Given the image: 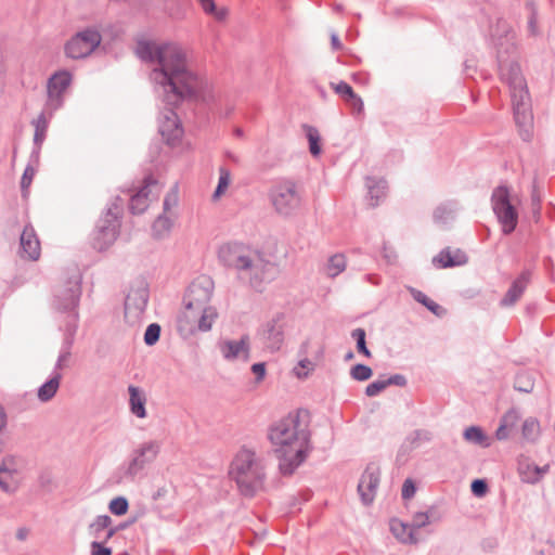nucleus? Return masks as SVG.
<instances>
[{
  "label": "nucleus",
  "instance_id": "obj_1",
  "mask_svg": "<svg viewBox=\"0 0 555 555\" xmlns=\"http://www.w3.org/2000/svg\"><path fill=\"white\" fill-rule=\"evenodd\" d=\"M135 54L143 62L157 64L151 72V80L167 106L159 120V133L168 145L175 146L183 129L173 108L196 94L198 77L189 69L185 53L178 44L140 40Z\"/></svg>",
  "mask_w": 555,
  "mask_h": 555
},
{
  "label": "nucleus",
  "instance_id": "obj_2",
  "mask_svg": "<svg viewBox=\"0 0 555 555\" xmlns=\"http://www.w3.org/2000/svg\"><path fill=\"white\" fill-rule=\"evenodd\" d=\"M268 437L278 454L279 468L284 476L292 475L311 450L310 433L308 426L301 423L299 413H289L272 424Z\"/></svg>",
  "mask_w": 555,
  "mask_h": 555
},
{
  "label": "nucleus",
  "instance_id": "obj_3",
  "mask_svg": "<svg viewBox=\"0 0 555 555\" xmlns=\"http://www.w3.org/2000/svg\"><path fill=\"white\" fill-rule=\"evenodd\" d=\"M218 259L227 268L236 270L241 278H248L250 286L261 291L264 282L273 279L275 267L263 260L261 254L249 245L228 242L218 249Z\"/></svg>",
  "mask_w": 555,
  "mask_h": 555
},
{
  "label": "nucleus",
  "instance_id": "obj_4",
  "mask_svg": "<svg viewBox=\"0 0 555 555\" xmlns=\"http://www.w3.org/2000/svg\"><path fill=\"white\" fill-rule=\"evenodd\" d=\"M498 62L501 79L509 88L514 118L519 128V134L524 141H530L533 116L526 79L521 74L519 64L514 61H506L501 52L498 54Z\"/></svg>",
  "mask_w": 555,
  "mask_h": 555
},
{
  "label": "nucleus",
  "instance_id": "obj_5",
  "mask_svg": "<svg viewBox=\"0 0 555 555\" xmlns=\"http://www.w3.org/2000/svg\"><path fill=\"white\" fill-rule=\"evenodd\" d=\"M229 476L243 496L253 498L264 485L263 462L255 451L242 448L230 465Z\"/></svg>",
  "mask_w": 555,
  "mask_h": 555
},
{
  "label": "nucleus",
  "instance_id": "obj_6",
  "mask_svg": "<svg viewBox=\"0 0 555 555\" xmlns=\"http://www.w3.org/2000/svg\"><path fill=\"white\" fill-rule=\"evenodd\" d=\"M124 201L117 196L99 219L92 233V246L99 251L106 250L119 235Z\"/></svg>",
  "mask_w": 555,
  "mask_h": 555
},
{
  "label": "nucleus",
  "instance_id": "obj_7",
  "mask_svg": "<svg viewBox=\"0 0 555 555\" xmlns=\"http://www.w3.org/2000/svg\"><path fill=\"white\" fill-rule=\"evenodd\" d=\"M81 296V274L78 269H74L63 284L54 289L52 306L62 314L65 320H70L73 314L79 319L78 306Z\"/></svg>",
  "mask_w": 555,
  "mask_h": 555
},
{
  "label": "nucleus",
  "instance_id": "obj_8",
  "mask_svg": "<svg viewBox=\"0 0 555 555\" xmlns=\"http://www.w3.org/2000/svg\"><path fill=\"white\" fill-rule=\"evenodd\" d=\"M160 449L162 442L158 440H150L141 443L133 450L130 460L118 468V481H133L146 465L156 460Z\"/></svg>",
  "mask_w": 555,
  "mask_h": 555
},
{
  "label": "nucleus",
  "instance_id": "obj_9",
  "mask_svg": "<svg viewBox=\"0 0 555 555\" xmlns=\"http://www.w3.org/2000/svg\"><path fill=\"white\" fill-rule=\"evenodd\" d=\"M269 197L275 211L285 217L293 215L301 204L298 185L291 179L278 181L270 189Z\"/></svg>",
  "mask_w": 555,
  "mask_h": 555
},
{
  "label": "nucleus",
  "instance_id": "obj_10",
  "mask_svg": "<svg viewBox=\"0 0 555 555\" xmlns=\"http://www.w3.org/2000/svg\"><path fill=\"white\" fill-rule=\"evenodd\" d=\"M509 197V190L505 185L495 188L491 195L492 209L504 234L514 232L518 223V211L512 205Z\"/></svg>",
  "mask_w": 555,
  "mask_h": 555
},
{
  "label": "nucleus",
  "instance_id": "obj_11",
  "mask_svg": "<svg viewBox=\"0 0 555 555\" xmlns=\"http://www.w3.org/2000/svg\"><path fill=\"white\" fill-rule=\"evenodd\" d=\"M286 326V317L282 312L263 322L257 331L262 347L270 352L279 351L285 339Z\"/></svg>",
  "mask_w": 555,
  "mask_h": 555
},
{
  "label": "nucleus",
  "instance_id": "obj_12",
  "mask_svg": "<svg viewBox=\"0 0 555 555\" xmlns=\"http://www.w3.org/2000/svg\"><path fill=\"white\" fill-rule=\"evenodd\" d=\"M102 36L95 28H86L75 34L64 46L65 55L73 60L89 56L101 43Z\"/></svg>",
  "mask_w": 555,
  "mask_h": 555
},
{
  "label": "nucleus",
  "instance_id": "obj_13",
  "mask_svg": "<svg viewBox=\"0 0 555 555\" xmlns=\"http://www.w3.org/2000/svg\"><path fill=\"white\" fill-rule=\"evenodd\" d=\"M215 288L214 280L206 274H202L194 279L188 287L184 296V306L186 310L204 308L209 306Z\"/></svg>",
  "mask_w": 555,
  "mask_h": 555
},
{
  "label": "nucleus",
  "instance_id": "obj_14",
  "mask_svg": "<svg viewBox=\"0 0 555 555\" xmlns=\"http://www.w3.org/2000/svg\"><path fill=\"white\" fill-rule=\"evenodd\" d=\"M72 82V74L67 70H60L53 74L47 85L48 99L46 102V111L53 115L64 102V93Z\"/></svg>",
  "mask_w": 555,
  "mask_h": 555
},
{
  "label": "nucleus",
  "instance_id": "obj_15",
  "mask_svg": "<svg viewBox=\"0 0 555 555\" xmlns=\"http://www.w3.org/2000/svg\"><path fill=\"white\" fill-rule=\"evenodd\" d=\"M380 480V469L378 465L370 463L363 472L359 483L358 492L364 505L373 503Z\"/></svg>",
  "mask_w": 555,
  "mask_h": 555
},
{
  "label": "nucleus",
  "instance_id": "obj_16",
  "mask_svg": "<svg viewBox=\"0 0 555 555\" xmlns=\"http://www.w3.org/2000/svg\"><path fill=\"white\" fill-rule=\"evenodd\" d=\"M533 278V270L525 268L513 280L505 295L501 298L499 305L502 308L514 307L525 294L527 287L531 284Z\"/></svg>",
  "mask_w": 555,
  "mask_h": 555
},
{
  "label": "nucleus",
  "instance_id": "obj_17",
  "mask_svg": "<svg viewBox=\"0 0 555 555\" xmlns=\"http://www.w3.org/2000/svg\"><path fill=\"white\" fill-rule=\"evenodd\" d=\"M490 35L498 49V54H509L515 50V33L508 22L504 18H498L490 28Z\"/></svg>",
  "mask_w": 555,
  "mask_h": 555
},
{
  "label": "nucleus",
  "instance_id": "obj_18",
  "mask_svg": "<svg viewBox=\"0 0 555 555\" xmlns=\"http://www.w3.org/2000/svg\"><path fill=\"white\" fill-rule=\"evenodd\" d=\"M153 191L159 192V185L157 180L153 176H147L143 185L139 191L130 196L129 210L133 215H140L146 210L150 204V196L153 195ZM158 194H154L157 196Z\"/></svg>",
  "mask_w": 555,
  "mask_h": 555
},
{
  "label": "nucleus",
  "instance_id": "obj_19",
  "mask_svg": "<svg viewBox=\"0 0 555 555\" xmlns=\"http://www.w3.org/2000/svg\"><path fill=\"white\" fill-rule=\"evenodd\" d=\"M41 247L39 238L33 225H25L20 237V255L22 258L29 260H38L40 257Z\"/></svg>",
  "mask_w": 555,
  "mask_h": 555
},
{
  "label": "nucleus",
  "instance_id": "obj_20",
  "mask_svg": "<svg viewBox=\"0 0 555 555\" xmlns=\"http://www.w3.org/2000/svg\"><path fill=\"white\" fill-rule=\"evenodd\" d=\"M218 348L225 360L232 361L240 357L244 361L249 359V338L246 335L240 340H222L218 344Z\"/></svg>",
  "mask_w": 555,
  "mask_h": 555
},
{
  "label": "nucleus",
  "instance_id": "obj_21",
  "mask_svg": "<svg viewBox=\"0 0 555 555\" xmlns=\"http://www.w3.org/2000/svg\"><path fill=\"white\" fill-rule=\"evenodd\" d=\"M52 115L49 114V111H46V107L43 111L38 115L36 119L31 121V125L35 128L34 133V150L31 152V162L38 164L41 146L46 140L48 127L50 122V118Z\"/></svg>",
  "mask_w": 555,
  "mask_h": 555
},
{
  "label": "nucleus",
  "instance_id": "obj_22",
  "mask_svg": "<svg viewBox=\"0 0 555 555\" xmlns=\"http://www.w3.org/2000/svg\"><path fill=\"white\" fill-rule=\"evenodd\" d=\"M467 262L468 257L463 250L455 249L452 251L449 247L442 249L433 258V263L438 268H453L466 264Z\"/></svg>",
  "mask_w": 555,
  "mask_h": 555
},
{
  "label": "nucleus",
  "instance_id": "obj_23",
  "mask_svg": "<svg viewBox=\"0 0 555 555\" xmlns=\"http://www.w3.org/2000/svg\"><path fill=\"white\" fill-rule=\"evenodd\" d=\"M520 413L517 409L512 408L506 411L501 420L498 429L495 430V439L499 441H505L511 437L512 431L516 428Z\"/></svg>",
  "mask_w": 555,
  "mask_h": 555
},
{
  "label": "nucleus",
  "instance_id": "obj_24",
  "mask_svg": "<svg viewBox=\"0 0 555 555\" xmlns=\"http://www.w3.org/2000/svg\"><path fill=\"white\" fill-rule=\"evenodd\" d=\"M149 302V291L144 287L132 289L126 297L125 310L132 309L139 314L144 312Z\"/></svg>",
  "mask_w": 555,
  "mask_h": 555
},
{
  "label": "nucleus",
  "instance_id": "obj_25",
  "mask_svg": "<svg viewBox=\"0 0 555 555\" xmlns=\"http://www.w3.org/2000/svg\"><path fill=\"white\" fill-rule=\"evenodd\" d=\"M517 472L520 480L526 483L534 485L539 482V470L530 459L521 456L517 461Z\"/></svg>",
  "mask_w": 555,
  "mask_h": 555
},
{
  "label": "nucleus",
  "instance_id": "obj_26",
  "mask_svg": "<svg viewBox=\"0 0 555 555\" xmlns=\"http://www.w3.org/2000/svg\"><path fill=\"white\" fill-rule=\"evenodd\" d=\"M129 392V404H130V411L132 414H134L139 418L146 417V397L145 393L137 386L130 385L128 387Z\"/></svg>",
  "mask_w": 555,
  "mask_h": 555
},
{
  "label": "nucleus",
  "instance_id": "obj_27",
  "mask_svg": "<svg viewBox=\"0 0 555 555\" xmlns=\"http://www.w3.org/2000/svg\"><path fill=\"white\" fill-rule=\"evenodd\" d=\"M175 216L166 212L160 214L152 224L153 236L157 240L165 238L169 235L173 227Z\"/></svg>",
  "mask_w": 555,
  "mask_h": 555
},
{
  "label": "nucleus",
  "instance_id": "obj_28",
  "mask_svg": "<svg viewBox=\"0 0 555 555\" xmlns=\"http://www.w3.org/2000/svg\"><path fill=\"white\" fill-rule=\"evenodd\" d=\"M62 379V373L52 372V376L38 389V399L41 402L50 401L56 393Z\"/></svg>",
  "mask_w": 555,
  "mask_h": 555
},
{
  "label": "nucleus",
  "instance_id": "obj_29",
  "mask_svg": "<svg viewBox=\"0 0 555 555\" xmlns=\"http://www.w3.org/2000/svg\"><path fill=\"white\" fill-rule=\"evenodd\" d=\"M464 439L481 448H489L492 443L491 438L479 426H469L463 433Z\"/></svg>",
  "mask_w": 555,
  "mask_h": 555
},
{
  "label": "nucleus",
  "instance_id": "obj_30",
  "mask_svg": "<svg viewBox=\"0 0 555 555\" xmlns=\"http://www.w3.org/2000/svg\"><path fill=\"white\" fill-rule=\"evenodd\" d=\"M367 189H369V195L371 201H374L371 205L377 206L379 199L385 197L386 190H387V182L384 179L374 180L371 178H367Z\"/></svg>",
  "mask_w": 555,
  "mask_h": 555
},
{
  "label": "nucleus",
  "instance_id": "obj_31",
  "mask_svg": "<svg viewBox=\"0 0 555 555\" xmlns=\"http://www.w3.org/2000/svg\"><path fill=\"white\" fill-rule=\"evenodd\" d=\"M73 315L70 320H65L64 338L61 346V350L63 351H70L78 328L77 317L75 314Z\"/></svg>",
  "mask_w": 555,
  "mask_h": 555
},
{
  "label": "nucleus",
  "instance_id": "obj_32",
  "mask_svg": "<svg viewBox=\"0 0 555 555\" xmlns=\"http://www.w3.org/2000/svg\"><path fill=\"white\" fill-rule=\"evenodd\" d=\"M195 310L201 312L198 330L202 332H208L218 317L216 309L211 306H206L204 308H196Z\"/></svg>",
  "mask_w": 555,
  "mask_h": 555
},
{
  "label": "nucleus",
  "instance_id": "obj_33",
  "mask_svg": "<svg viewBox=\"0 0 555 555\" xmlns=\"http://www.w3.org/2000/svg\"><path fill=\"white\" fill-rule=\"evenodd\" d=\"M522 438L528 442H534L540 436V423L535 417H528L522 423Z\"/></svg>",
  "mask_w": 555,
  "mask_h": 555
},
{
  "label": "nucleus",
  "instance_id": "obj_34",
  "mask_svg": "<svg viewBox=\"0 0 555 555\" xmlns=\"http://www.w3.org/2000/svg\"><path fill=\"white\" fill-rule=\"evenodd\" d=\"M408 289L415 301L422 304L434 314H436V315L441 314L442 308L437 302H435L434 300L428 298L423 292H421L414 287H409Z\"/></svg>",
  "mask_w": 555,
  "mask_h": 555
},
{
  "label": "nucleus",
  "instance_id": "obj_35",
  "mask_svg": "<svg viewBox=\"0 0 555 555\" xmlns=\"http://www.w3.org/2000/svg\"><path fill=\"white\" fill-rule=\"evenodd\" d=\"M456 210L455 202H448L439 205L434 211V220L437 223H446L451 220Z\"/></svg>",
  "mask_w": 555,
  "mask_h": 555
},
{
  "label": "nucleus",
  "instance_id": "obj_36",
  "mask_svg": "<svg viewBox=\"0 0 555 555\" xmlns=\"http://www.w3.org/2000/svg\"><path fill=\"white\" fill-rule=\"evenodd\" d=\"M198 2L206 14L214 16L218 22L225 21L228 16L227 8H217L215 0H198Z\"/></svg>",
  "mask_w": 555,
  "mask_h": 555
},
{
  "label": "nucleus",
  "instance_id": "obj_37",
  "mask_svg": "<svg viewBox=\"0 0 555 555\" xmlns=\"http://www.w3.org/2000/svg\"><path fill=\"white\" fill-rule=\"evenodd\" d=\"M304 129L306 131L307 139L309 141V151L313 156H319L321 154V145H320V133L318 129L313 126L304 125Z\"/></svg>",
  "mask_w": 555,
  "mask_h": 555
},
{
  "label": "nucleus",
  "instance_id": "obj_38",
  "mask_svg": "<svg viewBox=\"0 0 555 555\" xmlns=\"http://www.w3.org/2000/svg\"><path fill=\"white\" fill-rule=\"evenodd\" d=\"M346 268V260L343 254H335L328 258L326 272L328 276L335 278Z\"/></svg>",
  "mask_w": 555,
  "mask_h": 555
},
{
  "label": "nucleus",
  "instance_id": "obj_39",
  "mask_svg": "<svg viewBox=\"0 0 555 555\" xmlns=\"http://www.w3.org/2000/svg\"><path fill=\"white\" fill-rule=\"evenodd\" d=\"M231 180V172L227 167L219 168V181L218 185L212 194L215 199L219 198L228 189Z\"/></svg>",
  "mask_w": 555,
  "mask_h": 555
},
{
  "label": "nucleus",
  "instance_id": "obj_40",
  "mask_svg": "<svg viewBox=\"0 0 555 555\" xmlns=\"http://www.w3.org/2000/svg\"><path fill=\"white\" fill-rule=\"evenodd\" d=\"M365 336H366L365 331L361 327L354 328L351 332V337L357 343V351L366 358H371L372 353L369 350V348L366 347Z\"/></svg>",
  "mask_w": 555,
  "mask_h": 555
},
{
  "label": "nucleus",
  "instance_id": "obj_41",
  "mask_svg": "<svg viewBox=\"0 0 555 555\" xmlns=\"http://www.w3.org/2000/svg\"><path fill=\"white\" fill-rule=\"evenodd\" d=\"M406 529H408V527L402 522H398V521L391 522V531L397 538H399L403 542L416 543L417 539L414 538V534H413V531L411 528L409 529L406 537L403 535V533L405 532Z\"/></svg>",
  "mask_w": 555,
  "mask_h": 555
},
{
  "label": "nucleus",
  "instance_id": "obj_42",
  "mask_svg": "<svg viewBox=\"0 0 555 555\" xmlns=\"http://www.w3.org/2000/svg\"><path fill=\"white\" fill-rule=\"evenodd\" d=\"M17 480L16 475L5 474L3 470H0V488L7 493H13L17 490Z\"/></svg>",
  "mask_w": 555,
  "mask_h": 555
},
{
  "label": "nucleus",
  "instance_id": "obj_43",
  "mask_svg": "<svg viewBox=\"0 0 555 555\" xmlns=\"http://www.w3.org/2000/svg\"><path fill=\"white\" fill-rule=\"evenodd\" d=\"M129 502L125 496L114 498L109 504L108 509L112 514L116 516H122L128 512Z\"/></svg>",
  "mask_w": 555,
  "mask_h": 555
},
{
  "label": "nucleus",
  "instance_id": "obj_44",
  "mask_svg": "<svg viewBox=\"0 0 555 555\" xmlns=\"http://www.w3.org/2000/svg\"><path fill=\"white\" fill-rule=\"evenodd\" d=\"M314 367L315 365L312 361H310L307 358H302L298 362L297 366L294 367L293 371L296 377H298L299 379H304L309 376V374L314 370Z\"/></svg>",
  "mask_w": 555,
  "mask_h": 555
},
{
  "label": "nucleus",
  "instance_id": "obj_45",
  "mask_svg": "<svg viewBox=\"0 0 555 555\" xmlns=\"http://www.w3.org/2000/svg\"><path fill=\"white\" fill-rule=\"evenodd\" d=\"M372 374H373L372 369L365 364H360V363L356 364L350 370V376L354 380H359V382L367 380L369 378H371Z\"/></svg>",
  "mask_w": 555,
  "mask_h": 555
},
{
  "label": "nucleus",
  "instance_id": "obj_46",
  "mask_svg": "<svg viewBox=\"0 0 555 555\" xmlns=\"http://www.w3.org/2000/svg\"><path fill=\"white\" fill-rule=\"evenodd\" d=\"M160 336V326L157 323L150 324L144 333V343L147 346L155 345Z\"/></svg>",
  "mask_w": 555,
  "mask_h": 555
},
{
  "label": "nucleus",
  "instance_id": "obj_47",
  "mask_svg": "<svg viewBox=\"0 0 555 555\" xmlns=\"http://www.w3.org/2000/svg\"><path fill=\"white\" fill-rule=\"evenodd\" d=\"M515 389L520 392H530L533 389V382L528 374H518L515 379Z\"/></svg>",
  "mask_w": 555,
  "mask_h": 555
},
{
  "label": "nucleus",
  "instance_id": "obj_48",
  "mask_svg": "<svg viewBox=\"0 0 555 555\" xmlns=\"http://www.w3.org/2000/svg\"><path fill=\"white\" fill-rule=\"evenodd\" d=\"M112 524V518L108 515H100L95 518V520L90 525V529L93 530V533L99 538V533L108 528Z\"/></svg>",
  "mask_w": 555,
  "mask_h": 555
},
{
  "label": "nucleus",
  "instance_id": "obj_49",
  "mask_svg": "<svg viewBox=\"0 0 555 555\" xmlns=\"http://www.w3.org/2000/svg\"><path fill=\"white\" fill-rule=\"evenodd\" d=\"M331 86L337 94H339L340 96H343L345 99V101L347 100V98H354V91L351 88V86L348 85L347 82H345V81H340L338 83L332 82Z\"/></svg>",
  "mask_w": 555,
  "mask_h": 555
},
{
  "label": "nucleus",
  "instance_id": "obj_50",
  "mask_svg": "<svg viewBox=\"0 0 555 555\" xmlns=\"http://www.w3.org/2000/svg\"><path fill=\"white\" fill-rule=\"evenodd\" d=\"M470 490L475 496L482 498L489 491V487L485 479H475L470 483Z\"/></svg>",
  "mask_w": 555,
  "mask_h": 555
},
{
  "label": "nucleus",
  "instance_id": "obj_51",
  "mask_svg": "<svg viewBox=\"0 0 555 555\" xmlns=\"http://www.w3.org/2000/svg\"><path fill=\"white\" fill-rule=\"evenodd\" d=\"M387 388L385 379H377L369 384L365 388V395L367 397H375Z\"/></svg>",
  "mask_w": 555,
  "mask_h": 555
},
{
  "label": "nucleus",
  "instance_id": "obj_52",
  "mask_svg": "<svg viewBox=\"0 0 555 555\" xmlns=\"http://www.w3.org/2000/svg\"><path fill=\"white\" fill-rule=\"evenodd\" d=\"M0 470H3L5 474L8 473V474L17 475L18 469H17V464H16V459L11 455L5 456L2 460Z\"/></svg>",
  "mask_w": 555,
  "mask_h": 555
},
{
  "label": "nucleus",
  "instance_id": "obj_53",
  "mask_svg": "<svg viewBox=\"0 0 555 555\" xmlns=\"http://www.w3.org/2000/svg\"><path fill=\"white\" fill-rule=\"evenodd\" d=\"M36 169L31 164H28L24 170V173L21 179V188L23 191L27 190L33 182L35 177Z\"/></svg>",
  "mask_w": 555,
  "mask_h": 555
},
{
  "label": "nucleus",
  "instance_id": "obj_54",
  "mask_svg": "<svg viewBox=\"0 0 555 555\" xmlns=\"http://www.w3.org/2000/svg\"><path fill=\"white\" fill-rule=\"evenodd\" d=\"M178 205V194L177 192L168 193L163 203V212L173 216L172 208Z\"/></svg>",
  "mask_w": 555,
  "mask_h": 555
},
{
  "label": "nucleus",
  "instance_id": "obj_55",
  "mask_svg": "<svg viewBox=\"0 0 555 555\" xmlns=\"http://www.w3.org/2000/svg\"><path fill=\"white\" fill-rule=\"evenodd\" d=\"M429 524V515L427 513H416L413 516L411 529H420Z\"/></svg>",
  "mask_w": 555,
  "mask_h": 555
},
{
  "label": "nucleus",
  "instance_id": "obj_56",
  "mask_svg": "<svg viewBox=\"0 0 555 555\" xmlns=\"http://www.w3.org/2000/svg\"><path fill=\"white\" fill-rule=\"evenodd\" d=\"M72 352L60 350L53 372H60L67 366Z\"/></svg>",
  "mask_w": 555,
  "mask_h": 555
},
{
  "label": "nucleus",
  "instance_id": "obj_57",
  "mask_svg": "<svg viewBox=\"0 0 555 555\" xmlns=\"http://www.w3.org/2000/svg\"><path fill=\"white\" fill-rule=\"evenodd\" d=\"M416 491V487L412 479H405L402 486L401 495L402 499L408 500L411 499Z\"/></svg>",
  "mask_w": 555,
  "mask_h": 555
},
{
  "label": "nucleus",
  "instance_id": "obj_58",
  "mask_svg": "<svg viewBox=\"0 0 555 555\" xmlns=\"http://www.w3.org/2000/svg\"><path fill=\"white\" fill-rule=\"evenodd\" d=\"M91 555H112V550L103 545V543L93 541L90 545Z\"/></svg>",
  "mask_w": 555,
  "mask_h": 555
},
{
  "label": "nucleus",
  "instance_id": "obj_59",
  "mask_svg": "<svg viewBox=\"0 0 555 555\" xmlns=\"http://www.w3.org/2000/svg\"><path fill=\"white\" fill-rule=\"evenodd\" d=\"M385 382H386L387 387L391 386V385L404 387L408 383L405 376L402 374L391 375L388 378H386Z\"/></svg>",
  "mask_w": 555,
  "mask_h": 555
},
{
  "label": "nucleus",
  "instance_id": "obj_60",
  "mask_svg": "<svg viewBox=\"0 0 555 555\" xmlns=\"http://www.w3.org/2000/svg\"><path fill=\"white\" fill-rule=\"evenodd\" d=\"M528 33L530 36L535 37L539 35L538 29V17L537 12L532 11L529 18H528Z\"/></svg>",
  "mask_w": 555,
  "mask_h": 555
},
{
  "label": "nucleus",
  "instance_id": "obj_61",
  "mask_svg": "<svg viewBox=\"0 0 555 555\" xmlns=\"http://www.w3.org/2000/svg\"><path fill=\"white\" fill-rule=\"evenodd\" d=\"M52 483V475L49 470H42L40 472L38 476V485L42 489H47Z\"/></svg>",
  "mask_w": 555,
  "mask_h": 555
},
{
  "label": "nucleus",
  "instance_id": "obj_62",
  "mask_svg": "<svg viewBox=\"0 0 555 555\" xmlns=\"http://www.w3.org/2000/svg\"><path fill=\"white\" fill-rule=\"evenodd\" d=\"M346 102L354 112L361 113L363 111V101L357 93H354V98H347Z\"/></svg>",
  "mask_w": 555,
  "mask_h": 555
},
{
  "label": "nucleus",
  "instance_id": "obj_63",
  "mask_svg": "<svg viewBox=\"0 0 555 555\" xmlns=\"http://www.w3.org/2000/svg\"><path fill=\"white\" fill-rule=\"evenodd\" d=\"M251 372L256 375L257 382L262 380L266 375V363H263V362L254 363L251 365Z\"/></svg>",
  "mask_w": 555,
  "mask_h": 555
},
{
  "label": "nucleus",
  "instance_id": "obj_64",
  "mask_svg": "<svg viewBox=\"0 0 555 555\" xmlns=\"http://www.w3.org/2000/svg\"><path fill=\"white\" fill-rule=\"evenodd\" d=\"M431 439V435L427 430H415L413 433V442L415 441H429Z\"/></svg>",
  "mask_w": 555,
  "mask_h": 555
}]
</instances>
